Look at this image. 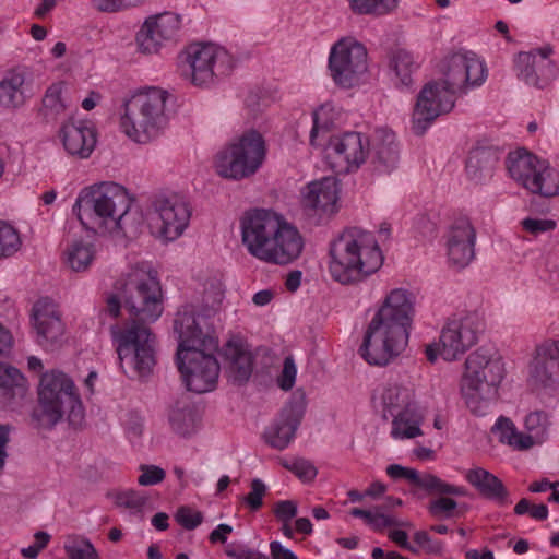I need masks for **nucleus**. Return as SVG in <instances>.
Returning <instances> with one entry per match:
<instances>
[{
  "mask_svg": "<svg viewBox=\"0 0 559 559\" xmlns=\"http://www.w3.org/2000/svg\"><path fill=\"white\" fill-rule=\"evenodd\" d=\"M352 11L359 15L381 16L397 7V0H347Z\"/></svg>",
  "mask_w": 559,
  "mask_h": 559,
  "instance_id": "obj_40",
  "label": "nucleus"
},
{
  "mask_svg": "<svg viewBox=\"0 0 559 559\" xmlns=\"http://www.w3.org/2000/svg\"><path fill=\"white\" fill-rule=\"evenodd\" d=\"M501 443L513 447L516 450H527L534 444L533 437L519 432L511 419L500 416L491 428Z\"/></svg>",
  "mask_w": 559,
  "mask_h": 559,
  "instance_id": "obj_36",
  "label": "nucleus"
},
{
  "mask_svg": "<svg viewBox=\"0 0 559 559\" xmlns=\"http://www.w3.org/2000/svg\"><path fill=\"white\" fill-rule=\"evenodd\" d=\"M266 492V486L264 483L255 478L251 481V491L248 496L243 497V501L248 503L251 510L255 511L262 507V499Z\"/></svg>",
  "mask_w": 559,
  "mask_h": 559,
  "instance_id": "obj_51",
  "label": "nucleus"
},
{
  "mask_svg": "<svg viewBox=\"0 0 559 559\" xmlns=\"http://www.w3.org/2000/svg\"><path fill=\"white\" fill-rule=\"evenodd\" d=\"M454 104L455 97L440 82L430 81L425 84L413 111V132L423 135L439 116L451 111Z\"/></svg>",
  "mask_w": 559,
  "mask_h": 559,
  "instance_id": "obj_17",
  "label": "nucleus"
},
{
  "mask_svg": "<svg viewBox=\"0 0 559 559\" xmlns=\"http://www.w3.org/2000/svg\"><path fill=\"white\" fill-rule=\"evenodd\" d=\"M390 66L402 85L406 87L413 85L412 74L418 69V63L409 51L396 49L392 53Z\"/></svg>",
  "mask_w": 559,
  "mask_h": 559,
  "instance_id": "obj_39",
  "label": "nucleus"
},
{
  "mask_svg": "<svg viewBox=\"0 0 559 559\" xmlns=\"http://www.w3.org/2000/svg\"><path fill=\"white\" fill-rule=\"evenodd\" d=\"M60 135L68 154L82 159L90 157L96 145L95 130L83 122L64 123Z\"/></svg>",
  "mask_w": 559,
  "mask_h": 559,
  "instance_id": "obj_29",
  "label": "nucleus"
},
{
  "mask_svg": "<svg viewBox=\"0 0 559 559\" xmlns=\"http://www.w3.org/2000/svg\"><path fill=\"white\" fill-rule=\"evenodd\" d=\"M141 475L138 478V483L141 486H154L162 483L165 477V471L156 465H140Z\"/></svg>",
  "mask_w": 559,
  "mask_h": 559,
  "instance_id": "obj_50",
  "label": "nucleus"
},
{
  "mask_svg": "<svg viewBox=\"0 0 559 559\" xmlns=\"http://www.w3.org/2000/svg\"><path fill=\"white\" fill-rule=\"evenodd\" d=\"M198 411L188 400L177 401L169 409L168 423L171 430L180 437H190L198 429Z\"/></svg>",
  "mask_w": 559,
  "mask_h": 559,
  "instance_id": "obj_33",
  "label": "nucleus"
},
{
  "mask_svg": "<svg viewBox=\"0 0 559 559\" xmlns=\"http://www.w3.org/2000/svg\"><path fill=\"white\" fill-rule=\"evenodd\" d=\"M32 323L36 331L37 343L45 348L58 344L64 333V325L57 305L47 297L40 298L34 304Z\"/></svg>",
  "mask_w": 559,
  "mask_h": 559,
  "instance_id": "obj_24",
  "label": "nucleus"
},
{
  "mask_svg": "<svg viewBox=\"0 0 559 559\" xmlns=\"http://www.w3.org/2000/svg\"><path fill=\"white\" fill-rule=\"evenodd\" d=\"M233 532V527L228 524H219L217 525L216 528H214L210 535H209V540L212 543V544H216V543H221V544H225L226 540H227V536L228 534H230Z\"/></svg>",
  "mask_w": 559,
  "mask_h": 559,
  "instance_id": "obj_60",
  "label": "nucleus"
},
{
  "mask_svg": "<svg viewBox=\"0 0 559 559\" xmlns=\"http://www.w3.org/2000/svg\"><path fill=\"white\" fill-rule=\"evenodd\" d=\"M457 508V502L451 497L440 496L432 500L428 506L429 513L438 519H450L454 516V512Z\"/></svg>",
  "mask_w": 559,
  "mask_h": 559,
  "instance_id": "obj_46",
  "label": "nucleus"
},
{
  "mask_svg": "<svg viewBox=\"0 0 559 559\" xmlns=\"http://www.w3.org/2000/svg\"><path fill=\"white\" fill-rule=\"evenodd\" d=\"M245 105L248 110V114L252 118H257V116L264 108V103L262 102V97L258 92H250L246 97Z\"/></svg>",
  "mask_w": 559,
  "mask_h": 559,
  "instance_id": "obj_57",
  "label": "nucleus"
},
{
  "mask_svg": "<svg viewBox=\"0 0 559 559\" xmlns=\"http://www.w3.org/2000/svg\"><path fill=\"white\" fill-rule=\"evenodd\" d=\"M329 70L336 85L355 86L368 70L367 49L352 37L340 39L331 48Z\"/></svg>",
  "mask_w": 559,
  "mask_h": 559,
  "instance_id": "obj_14",
  "label": "nucleus"
},
{
  "mask_svg": "<svg viewBox=\"0 0 559 559\" xmlns=\"http://www.w3.org/2000/svg\"><path fill=\"white\" fill-rule=\"evenodd\" d=\"M559 374V341H546L536 347L530 365V379L535 385L550 386Z\"/></svg>",
  "mask_w": 559,
  "mask_h": 559,
  "instance_id": "obj_27",
  "label": "nucleus"
},
{
  "mask_svg": "<svg viewBox=\"0 0 559 559\" xmlns=\"http://www.w3.org/2000/svg\"><path fill=\"white\" fill-rule=\"evenodd\" d=\"M143 0H92L94 8L100 12H116L124 8L135 7Z\"/></svg>",
  "mask_w": 559,
  "mask_h": 559,
  "instance_id": "obj_53",
  "label": "nucleus"
},
{
  "mask_svg": "<svg viewBox=\"0 0 559 559\" xmlns=\"http://www.w3.org/2000/svg\"><path fill=\"white\" fill-rule=\"evenodd\" d=\"M241 239L248 252L266 263L286 265L296 261L305 247L299 230L281 215L255 209L241 218Z\"/></svg>",
  "mask_w": 559,
  "mask_h": 559,
  "instance_id": "obj_4",
  "label": "nucleus"
},
{
  "mask_svg": "<svg viewBox=\"0 0 559 559\" xmlns=\"http://www.w3.org/2000/svg\"><path fill=\"white\" fill-rule=\"evenodd\" d=\"M551 53L552 49L548 46L520 52L516 59L519 78L537 88L546 87L557 74V67L549 58Z\"/></svg>",
  "mask_w": 559,
  "mask_h": 559,
  "instance_id": "obj_21",
  "label": "nucleus"
},
{
  "mask_svg": "<svg viewBox=\"0 0 559 559\" xmlns=\"http://www.w3.org/2000/svg\"><path fill=\"white\" fill-rule=\"evenodd\" d=\"M180 29V16L164 12L148 17L136 34L139 48L144 53L157 52L159 47L174 40Z\"/></svg>",
  "mask_w": 559,
  "mask_h": 559,
  "instance_id": "obj_22",
  "label": "nucleus"
},
{
  "mask_svg": "<svg viewBox=\"0 0 559 559\" xmlns=\"http://www.w3.org/2000/svg\"><path fill=\"white\" fill-rule=\"evenodd\" d=\"M306 407L304 395L293 396L281 409L277 418L265 429L263 433L265 442L277 450L286 449L295 438Z\"/></svg>",
  "mask_w": 559,
  "mask_h": 559,
  "instance_id": "obj_20",
  "label": "nucleus"
},
{
  "mask_svg": "<svg viewBox=\"0 0 559 559\" xmlns=\"http://www.w3.org/2000/svg\"><path fill=\"white\" fill-rule=\"evenodd\" d=\"M176 521L186 530L192 531L203 522V514L200 511H193L189 507H180L176 512Z\"/></svg>",
  "mask_w": 559,
  "mask_h": 559,
  "instance_id": "obj_49",
  "label": "nucleus"
},
{
  "mask_svg": "<svg viewBox=\"0 0 559 559\" xmlns=\"http://www.w3.org/2000/svg\"><path fill=\"white\" fill-rule=\"evenodd\" d=\"M266 142L253 129L245 131L215 156V170L226 179L242 180L253 176L266 158Z\"/></svg>",
  "mask_w": 559,
  "mask_h": 559,
  "instance_id": "obj_10",
  "label": "nucleus"
},
{
  "mask_svg": "<svg viewBox=\"0 0 559 559\" xmlns=\"http://www.w3.org/2000/svg\"><path fill=\"white\" fill-rule=\"evenodd\" d=\"M480 330L481 322L476 313L449 319L440 334V355L448 361L457 359L477 342Z\"/></svg>",
  "mask_w": 559,
  "mask_h": 559,
  "instance_id": "obj_19",
  "label": "nucleus"
},
{
  "mask_svg": "<svg viewBox=\"0 0 559 559\" xmlns=\"http://www.w3.org/2000/svg\"><path fill=\"white\" fill-rule=\"evenodd\" d=\"M465 478L485 499L495 501L499 506L508 502V489L503 483L489 471L475 467L467 471Z\"/></svg>",
  "mask_w": 559,
  "mask_h": 559,
  "instance_id": "obj_32",
  "label": "nucleus"
},
{
  "mask_svg": "<svg viewBox=\"0 0 559 559\" xmlns=\"http://www.w3.org/2000/svg\"><path fill=\"white\" fill-rule=\"evenodd\" d=\"M20 245L17 231L10 224L0 222V258L13 254Z\"/></svg>",
  "mask_w": 559,
  "mask_h": 559,
  "instance_id": "obj_44",
  "label": "nucleus"
},
{
  "mask_svg": "<svg viewBox=\"0 0 559 559\" xmlns=\"http://www.w3.org/2000/svg\"><path fill=\"white\" fill-rule=\"evenodd\" d=\"M116 504L127 509L141 511L147 503V497L136 490H127L116 495Z\"/></svg>",
  "mask_w": 559,
  "mask_h": 559,
  "instance_id": "obj_47",
  "label": "nucleus"
},
{
  "mask_svg": "<svg viewBox=\"0 0 559 559\" xmlns=\"http://www.w3.org/2000/svg\"><path fill=\"white\" fill-rule=\"evenodd\" d=\"M330 105H323L313 112V127L310 132V144L312 146H323L328 159L333 167H340L342 170L352 171L365 163L369 147L368 138L359 132H345L340 135L331 136L326 144L317 142L320 131V121L322 116L329 109Z\"/></svg>",
  "mask_w": 559,
  "mask_h": 559,
  "instance_id": "obj_11",
  "label": "nucleus"
},
{
  "mask_svg": "<svg viewBox=\"0 0 559 559\" xmlns=\"http://www.w3.org/2000/svg\"><path fill=\"white\" fill-rule=\"evenodd\" d=\"M226 372L234 383L243 384L253 371V355L243 344L228 342L224 349Z\"/></svg>",
  "mask_w": 559,
  "mask_h": 559,
  "instance_id": "obj_30",
  "label": "nucleus"
},
{
  "mask_svg": "<svg viewBox=\"0 0 559 559\" xmlns=\"http://www.w3.org/2000/svg\"><path fill=\"white\" fill-rule=\"evenodd\" d=\"M389 538L397 544L401 548H409L408 536L405 531L393 530L389 533Z\"/></svg>",
  "mask_w": 559,
  "mask_h": 559,
  "instance_id": "obj_64",
  "label": "nucleus"
},
{
  "mask_svg": "<svg viewBox=\"0 0 559 559\" xmlns=\"http://www.w3.org/2000/svg\"><path fill=\"white\" fill-rule=\"evenodd\" d=\"M271 559H298L288 548H285L280 542L270 543Z\"/></svg>",
  "mask_w": 559,
  "mask_h": 559,
  "instance_id": "obj_59",
  "label": "nucleus"
},
{
  "mask_svg": "<svg viewBox=\"0 0 559 559\" xmlns=\"http://www.w3.org/2000/svg\"><path fill=\"white\" fill-rule=\"evenodd\" d=\"M302 273L298 270L292 271L285 281V286L289 292H296L301 284Z\"/></svg>",
  "mask_w": 559,
  "mask_h": 559,
  "instance_id": "obj_63",
  "label": "nucleus"
},
{
  "mask_svg": "<svg viewBox=\"0 0 559 559\" xmlns=\"http://www.w3.org/2000/svg\"><path fill=\"white\" fill-rule=\"evenodd\" d=\"M383 417L389 414L393 417V438H414L421 435L419 428L420 415L413 401L412 391L400 384H389L381 394Z\"/></svg>",
  "mask_w": 559,
  "mask_h": 559,
  "instance_id": "obj_13",
  "label": "nucleus"
},
{
  "mask_svg": "<svg viewBox=\"0 0 559 559\" xmlns=\"http://www.w3.org/2000/svg\"><path fill=\"white\" fill-rule=\"evenodd\" d=\"M414 295L395 288L370 321L359 348L361 357L372 366H386L407 346L415 314Z\"/></svg>",
  "mask_w": 559,
  "mask_h": 559,
  "instance_id": "obj_2",
  "label": "nucleus"
},
{
  "mask_svg": "<svg viewBox=\"0 0 559 559\" xmlns=\"http://www.w3.org/2000/svg\"><path fill=\"white\" fill-rule=\"evenodd\" d=\"M10 431H11L10 425L0 424V471L3 468L5 459L8 456L5 447H7L8 442L10 441V437H9Z\"/></svg>",
  "mask_w": 559,
  "mask_h": 559,
  "instance_id": "obj_61",
  "label": "nucleus"
},
{
  "mask_svg": "<svg viewBox=\"0 0 559 559\" xmlns=\"http://www.w3.org/2000/svg\"><path fill=\"white\" fill-rule=\"evenodd\" d=\"M337 199V182L333 177L312 181L302 191V203L311 210L332 211Z\"/></svg>",
  "mask_w": 559,
  "mask_h": 559,
  "instance_id": "obj_31",
  "label": "nucleus"
},
{
  "mask_svg": "<svg viewBox=\"0 0 559 559\" xmlns=\"http://www.w3.org/2000/svg\"><path fill=\"white\" fill-rule=\"evenodd\" d=\"M61 94V83L52 84L47 88L43 98V114L47 120H56L64 112L67 105Z\"/></svg>",
  "mask_w": 559,
  "mask_h": 559,
  "instance_id": "obj_42",
  "label": "nucleus"
},
{
  "mask_svg": "<svg viewBox=\"0 0 559 559\" xmlns=\"http://www.w3.org/2000/svg\"><path fill=\"white\" fill-rule=\"evenodd\" d=\"M67 415L73 427H80L84 408L74 382L64 372H45L38 388V407L32 413L37 427L51 429Z\"/></svg>",
  "mask_w": 559,
  "mask_h": 559,
  "instance_id": "obj_6",
  "label": "nucleus"
},
{
  "mask_svg": "<svg viewBox=\"0 0 559 559\" xmlns=\"http://www.w3.org/2000/svg\"><path fill=\"white\" fill-rule=\"evenodd\" d=\"M25 78L22 73H12L0 82V105L4 108L21 107L25 100Z\"/></svg>",
  "mask_w": 559,
  "mask_h": 559,
  "instance_id": "obj_37",
  "label": "nucleus"
},
{
  "mask_svg": "<svg viewBox=\"0 0 559 559\" xmlns=\"http://www.w3.org/2000/svg\"><path fill=\"white\" fill-rule=\"evenodd\" d=\"M28 384L23 373L15 367L0 364V406L15 411L27 396Z\"/></svg>",
  "mask_w": 559,
  "mask_h": 559,
  "instance_id": "obj_28",
  "label": "nucleus"
},
{
  "mask_svg": "<svg viewBox=\"0 0 559 559\" xmlns=\"http://www.w3.org/2000/svg\"><path fill=\"white\" fill-rule=\"evenodd\" d=\"M497 162L498 156L490 148L477 147L471 151L466 162L468 178L476 183L485 181L492 176Z\"/></svg>",
  "mask_w": 559,
  "mask_h": 559,
  "instance_id": "obj_34",
  "label": "nucleus"
},
{
  "mask_svg": "<svg viewBox=\"0 0 559 559\" xmlns=\"http://www.w3.org/2000/svg\"><path fill=\"white\" fill-rule=\"evenodd\" d=\"M504 372L501 358L495 357L483 347L468 355L461 381V393L473 414H486L489 402L498 394Z\"/></svg>",
  "mask_w": 559,
  "mask_h": 559,
  "instance_id": "obj_7",
  "label": "nucleus"
},
{
  "mask_svg": "<svg viewBox=\"0 0 559 559\" xmlns=\"http://www.w3.org/2000/svg\"><path fill=\"white\" fill-rule=\"evenodd\" d=\"M415 543L428 554L438 555L442 551L443 545L440 540L432 539L426 531H417L414 534Z\"/></svg>",
  "mask_w": 559,
  "mask_h": 559,
  "instance_id": "obj_55",
  "label": "nucleus"
},
{
  "mask_svg": "<svg viewBox=\"0 0 559 559\" xmlns=\"http://www.w3.org/2000/svg\"><path fill=\"white\" fill-rule=\"evenodd\" d=\"M200 296L190 306L179 310L176 317L181 312L191 313L201 325H210L212 335H214V325L211 319L221 309L224 299V287L219 280L210 278L198 293Z\"/></svg>",
  "mask_w": 559,
  "mask_h": 559,
  "instance_id": "obj_26",
  "label": "nucleus"
},
{
  "mask_svg": "<svg viewBox=\"0 0 559 559\" xmlns=\"http://www.w3.org/2000/svg\"><path fill=\"white\" fill-rule=\"evenodd\" d=\"M66 262L74 272H84L95 259L94 245L84 241H74L67 249Z\"/></svg>",
  "mask_w": 559,
  "mask_h": 559,
  "instance_id": "obj_38",
  "label": "nucleus"
},
{
  "mask_svg": "<svg viewBox=\"0 0 559 559\" xmlns=\"http://www.w3.org/2000/svg\"><path fill=\"white\" fill-rule=\"evenodd\" d=\"M144 225V216L140 207L134 204L130 194L127 197L124 206L119 212L115 223L112 224L109 233L121 231L127 237H135L141 233Z\"/></svg>",
  "mask_w": 559,
  "mask_h": 559,
  "instance_id": "obj_35",
  "label": "nucleus"
},
{
  "mask_svg": "<svg viewBox=\"0 0 559 559\" xmlns=\"http://www.w3.org/2000/svg\"><path fill=\"white\" fill-rule=\"evenodd\" d=\"M174 331L179 341L176 362L187 390L199 394L214 390L221 368L213 355L218 344L211 326L181 312L174 320Z\"/></svg>",
  "mask_w": 559,
  "mask_h": 559,
  "instance_id": "obj_3",
  "label": "nucleus"
},
{
  "mask_svg": "<svg viewBox=\"0 0 559 559\" xmlns=\"http://www.w3.org/2000/svg\"><path fill=\"white\" fill-rule=\"evenodd\" d=\"M116 289L132 320L123 329L111 328L120 366L129 378L146 377L156 364V337L145 324L162 316V287L155 276L134 270L117 282Z\"/></svg>",
  "mask_w": 559,
  "mask_h": 559,
  "instance_id": "obj_1",
  "label": "nucleus"
},
{
  "mask_svg": "<svg viewBox=\"0 0 559 559\" xmlns=\"http://www.w3.org/2000/svg\"><path fill=\"white\" fill-rule=\"evenodd\" d=\"M297 368L293 357H286L284 359V366L281 376L278 377V386L284 390H290L296 380Z\"/></svg>",
  "mask_w": 559,
  "mask_h": 559,
  "instance_id": "obj_52",
  "label": "nucleus"
},
{
  "mask_svg": "<svg viewBox=\"0 0 559 559\" xmlns=\"http://www.w3.org/2000/svg\"><path fill=\"white\" fill-rule=\"evenodd\" d=\"M167 96L166 91L150 87L127 100L121 117L124 133L138 143L157 138L168 122L165 114Z\"/></svg>",
  "mask_w": 559,
  "mask_h": 559,
  "instance_id": "obj_9",
  "label": "nucleus"
},
{
  "mask_svg": "<svg viewBox=\"0 0 559 559\" xmlns=\"http://www.w3.org/2000/svg\"><path fill=\"white\" fill-rule=\"evenodd\" d=\"M274 514L282 522H290L297 514V504L292 500L278 501L274 507Z\"/></svg>",
  "mask_w": 559,
  "mask_h": 559,
  "instance_id": "obj_56",
  "label": "nucleus"
},
{
  "mask_svg": "<svg viewBox=\"0 0 559 559\" xmlns=\"http://www.w3.org/2000/svg\"><path fill=\"white\" fill-rule=\"evenodd\" d=\"M329 272L343 285L358 283L377 272L383 255L374 236L359 227L346 228L330 245Z\"/></svg>",
  "mask_w": 559,
  "mask_h": 559,
  "instance_id": "obj_5",
  "label": "nucleus"
},
{
  "mask_svg": "<svg viewBox=\"0 0 559 559\" xmlns=\"http://www.w3.org/2000/svg\"><path fill=\"white\" fill-rule=\"evenodd\" d=\"M443 81L440 82L454 97L468 88L481 85L487 76L484 63L474 53H453L441 64Z\"/></svg>",
  "mask_w": 559,
  "mask_h": 559,
  "instance_id": "obj_16",
  "label": "nucleus"
},
{
  "mask_svg": "<svg viewBox=\"0 0 559 559\" xmlns=\"http://www.w3.org/2000/svg\"><path fill=\"white\" fill-rule=\"evenodd\" d=\"M427 493L462 497L467 495V489L463 486L448 484L438 476L433 475Z\"/></svg>",
  "mask_w": 559,
  "mask_h": 559,
  "instance_id": "obj_48",
  "label": "nucleus"
},
{
  "mask_svg": "<svg viewBox=\"0 0 559 559\" xmlns=\"http://www.w3.org/2000/svg\"><path fill=\"white\" fill-rule=\"evenodd\" d=\"M226 555L231 559H271L267 555L253 548L227 549Z\"/></svg>",
  "mask_w": 559,
  "mask_h": 559,
  "instance_id": "obj_58",
  "label": "nucleus"
},
{
  "mask_svg": "<svg viewBox=\"0 0 559 559\" xmlns=\"http://www.w3.org/2000/svg\"><path fill=\"white\" fill-rule=\"evenodd\" d=\"M476 231L467 217L456 218L449 228L447 238L448 260L452 267L462 270L475 257Z\"/></svg>",
  "mask_w": 559,
  "mask_h": 559,
  "instance_id": "obj_23",
  "label": "nucleus"
},
{
  "mask_svg": "<svg viewBox=\"0 0 559 559\" xmlns=\"http://www.w3.org/2000/svg\"><path fill=\"white\" fill-rule=\"evenodd\" d=\"M153 227L166 241L179 238L189 225L191 210L178 195L158 197L153 201Z\"/></svg>",
  "mask_w": 559,
  "mask_h": 559,
  "instance_id": "obj_18",
  "label": "nucleus"
},
{
  "mask_svg": "<svg viewBox=\"0 0 559 559\" xmlns=\"http://www.w3.org/2000/svg\"><path fill=\"white\" fill-rule=\"evenodd\" d=\"M282 465L294 473L304 483L313 480L318 473L316 466L310 461L302 457L283 460Z\"/></svg>",
  "mask_w": 559,
  "mask_h": 559,
  "instance_id": "obj_43",
  "label": "nucleus"
},
{
  "mask_svg": "<svg viewBox=\"0 0 559 559\" xmlns=\"http://www.w3.org/2000/svg\"><path fill=\"white\" fill-rule=\"evenodd\" d=\"M386 474L394 480L406 479L413 486L420 488L428 492L432 474L424 473L420 474L414 468L404 467L400 464H391L386 467Z\"/></svg>",
  "mask_w": 559,
  "mask_h": 559,
  "instance_id": "obj_41",
  "label": "nucleus"
},
{
  "mask_svg": "<svg viewBox=\"0 0 559 559\" xmlns=\"http://www.w3.org/2000/svg\"><path fill=\"white\" fill-rule=\"evenodd\" d=\"M369 526L376 532H382L384 528L393 526H411V523L400 521L392 515L385 514L382 506H376Z\"/></svg>",
  "mask_w": 559,
  "mask_h": 559,
  "instance_id": "obj_45",
  "label": "nucleus"
},
{
  "mask_svg": "<svg viewBox=\"0 0 559 559\" xmlns=\"http://www.w3.org/2000/svg\"><path fill=\"white\" fill-rule=\"evenodd\" d=\"M182 73L191 83L209 87L228 75L234 68L231 55L214 44H192L186 52Z\"/></svg>",
  "mask_w": 559,
  "mask_h": 559,
  "instance_id": "obj_12",
  "label": "nucleus"
},
{
  "mask_svg": "<svg viewBox=\"0 0 559 559\" xmlns=\"http://www.w3.org/2000/svg\"><path fill=\"white\" fill-rule=\"evenodd\" d=\"M128 190L116 182L84 188L73 205V213L86 230L109 231L127 202Z\"/></svg>",
  "mask_w": 559,
  "mask_h": 559,
  "instance_id": "obj_8",
  "label": "nucleus"
},
{
  "mask_svg": "<svg viewBox=\"0 0 559 559\" xmlns=\"http://www.w3.org/2000/svg\"><path fill=\"white\" fill-rule=\"evenodd\" d=\"M400 162V150L396 136L392 131L380 129L376 131L370 150L369 167L376 176H386L393 173Z\"/></svg>",
  "mask_w": 559,
  "mask_h": 559,
  "instance_id": "obj_25",
  "label": "nucleus"
},
{
  "mask_svg": "<svg viewBox=\"0 0 559 559\" xmlns=\"http://www.w3.org/2000/svg\"><path fill=\"white\" fill-rule=\"evenodd\" d=\"M507 168L510 176L532 193L543 197L559 193L551 169L524 148L509 153Z\"/></svg>",
  "mask_w": 559,
  "mask_h": 559,
  "instance_id": "obj_15",
  "label": "nucleus"
},
{
  "mask_svg": "<svg viewBox=\"0 0 559 559\" xmlns=\"http://www.w3.org/2000/svg\"><path fill=\"white\" fill-rule=\"evenodd\" d=\"M522 227L527 233L537 236L542 233L549 231L555 229L556 222L552 219H542V218H525L521 222Z\"/></svg>",
  "mask_w": 559,
  "mask_h": 559,
  "instance_id": "obj_54",
  "label": "nucleus"
},
{
  "mask_svg": "<svg viewBox=\"0 0 559 559\" xmlns=\"http://www.w3.org/2000/svg\"><path fill=\"white\" fill-rule=\"evenodd\" d=\"M123 307L120 292L117 295H111L107 298L106 311L114 318H117L120 313V309Z\"/></svg>",
  "mask_w": 559,
  "mask_h": 559,
  "instance_id": "obj_62",
  "label": "nucleus"
}]
</instances>
